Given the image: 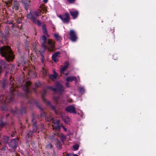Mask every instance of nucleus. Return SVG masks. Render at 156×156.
Instances as JSON below:
<instances>
[{"instance_id":"obj_1","label":"nucleus","mask_w":156,"mask_h":156,"mask_svg":"<svg viewBox=\"0 0 156 156\" xmlns=\"http://www.w3.org/2000/svg\"><path fill=\"white\" fill-rule=\"evenodd\" d=\"M0 54L6 60L1 61L0 62V73L5 71V76H6L9 70L13 67V66L9 62L15 58L14 55L10 47L6 45L0 48Z\"/></svg>"},{"instance_id":"obj_2","label":"nucleus","mask_w":156,"mask_h":156,"mask_svg":"<svg viewBox=\"0 0 156 156\" xmlns=\"http://www.w3.org/2000/svg\"><path fill=\"white\" fill-rule=\"evenodd\" d=\"M31 83L30 81H27L23 85H22L23 90L25 92L26 98L28 99L27 104H30L31 105L35 104L41 111V117H44L46 115L45 113L43 111V109L41 106L38 104L37 102L32 97H30L29 94L31 92L30 87Z\"/></svg>"},{"instance_id":"obj_3","label":"nucleus","mask_w":156,"mask_h":156,"mask_svg":"<svg viewBox=\"0 0 156 156\" xmlns=\"http://www.w3.org/2000/svg\"><path fill=\"white\" fill-rule=\"evenodd\" d=\"M15 89H10V91L8 94V95L4 96L1 95L0 96V101L2 102L6 103L7 102H11L13 99L15 93Z\"/></svg>"},{"instance_id":"obj_4","label":"nucleus","mask_w":156,"mask_h":156,"mask_svg":"<svg viewBox=\"0 0 156 156\" xmlns=\"http://www.w3.org/2000/svg\"><path fill=\"white\" fill-rule=\"evenodd\" d=\"M9 29L8 27H6L4 32L2 31H0V41L2 42H6V38L9 34Z\"/></svg>"},{"instance_id":"obj_5","label":"nucleus","mask_w":156,"mask_h":156,"mask_svg":"<svg viewBox=\"0 0 156 156\" xmlns=\"http://www.w3.org/2000/svg\"><path fill=\"white\" fill-rule=\"evenodd\" d=\"M19 140L18 137L12 139L8 143L9 147L11 148L14 151H15L18 145Z\"/></svg>"},{"instance_id":"obj_6","label":"nucleus","mask_w":156,"mask_h":156,"mask_svg":"<svg viewBox=\"0 0 156 156\" xmlns=\"http://www.w3.org/2000/svg\"><path fill=\"white\" fill-rule=\"evenodd\" d=\"M46 93V91L45 90H44V93L42 96V98L44 102L46 103L48 105H50V106L52 110L54 111V112L56 115L58 114V113L55 107L54 106L51 105L50 102L48 101L47 100L44 98V95Z\"/></svg>"},{"instance_id":"obj_7","label":"nucleus","mask_w":156,"mask_h":156,"mask_svg":"<svg viewBox=\"0 0 156 156\" xmlns=\"http://www.w3.org/2000/svg\"><path fill=\"white\" fill-rule=\"evenodd\" d=\"M69 34V39L73 42H76L78 39V37L76 35V33L73 30H70Z\"/></svg>"},{"instance_id":"obj_8","label":"nucleus","mask_w":156,"mask_h":156,"mask_svg":"<svg viewBox=\"0 0 156 156\" xmlns=\"http://www.w3.org/2000/svg\"><path fill=\"white\" fill-rule=\"evenodd\" d=\"M59 17L64 23H68L70 20L69 14L68 13H66L63 16L59 15Z\"/></svg>"},{"instance_id":"obj_9","label":"nucleus","mask_w":156,"mask_h":156,"mask_svg":"<svg viewBox=\"0 0 156 156\" xmlns=\"http://www.w3.org/2000/svg\"><path fill=\"white\" fill-rule=\"evenodd\" d=\"M48 49L50 51H52L55 50L54 42L49 39L48 40Z\"/></svg>"},{"instance_id":"obj_10","label":"nucleus","mask_w":156,"mask_h":156,"mask_svg":"<svg viewBox=\"0 0 156 156\" xmlns=\"http://www.w3.org/2000/svg\"><path fill=\"white\" fill-rule=\"evenodd\" d=\"M65 110L67 112L73 114L76 113L75 107L72 105L67 106L65 108Z\"/></svg>"},{"instance_id":"obj_11","label":"nucleus","mask_w":156,"mask_h":156,"mask_svg":"<svg viewBox=\"0 0 156 156\" xmlns=\"http://www.w3.org/2000/svg\"><path fill=\"white\" fill-rule=\"evenodd\" d=\"M55 87L57 89V92L58 91L60 93H62L64 91V88L62 84L58 82H57L55 83Z\"/></svg>"},{"instance_id":"obj_12","label":"nucleus","mask_w":156,"mask_h":156,"mask_svg":"<svg viewBox=\"0 0 156 156\" xmlns=\"http://www.w3.org/2000/svg\"><path fill=\"white\" fill-rule=\"evenodd\" d=\"M106 30L107 33H108L109 31L110 32L111 37L109 41L112 42H115V36L113 33L114 32V30L113 29H111L110 28H108Z\"/></svg>"},{"instance_id":"obj_13","label":"nucleus","mask_w":156,"mask_h":156,"mask_svg":"<svg viewBox=\"0 0 156 156\" xmlns=\"http://www.w3.org/2000/svg\"><path fill=\"white\" fill-rule=\"evenodd\" d=\"M11 5L12 9H15L16 10H18L20 6V3L17 0L14 1Z\"/></svg>"},{"instance_id":"obj_14","label":"nucleus","mask_w":156,"mask_h":156,"mask_svg":"<svg viewBox=\"0 0 156 156\" xmlns=\"http://www.w3.org/2000/svg\"><path fill=\"white\" fill-rule=\"evenodd\" d=\"M60 54L59 51H57L53 54L51 57L52 59L55 62H56L58 61V60L57 57L58 56V55Z\"/></svg>"},{"instance_id":"obj_15","label":"nucleus","mask_w":156,"mask_h":156,"mask_svg":"<svg viewBox=\"0 0 156 156\" xmlns=\"http://www.w3.org/2000/svg\"><path fill=\"white\" fill-rule=\"evenodd\" d=\"M69 12L73 19L77 18L79 14V12L77 11H70Z\"/></svg>"},{"instance_id":"obj_16","label":"nucleus","mask_w":156,"mask_h":156,"mask_svg":"<svg viewBox=\"0 0 156 156\" xmlns=\"http://www.w3.org/2000/svg\"><path fill=\"white\" fill-rule=\"evenodd\" d=\"M42 30L44 34V35L47 36V37L49 36V35L48 34V31L47 30L46 25L45 24H44L42 25Z\"/></svg>"},{"instance_id":"obj_17","label":"nucleus","mask_w":156,"mask_h":156,"mask_svg":"<svg viewBox=\"0 0 156 156\" xmlns=\"http://www.w3.org/2000/svg\"><path fill=\"white\" fill-rule=\"evenodd\" d=\"M7 83V80L5 78H4L1 80H0V84L2 85V87L3 88H4L6 85Z\"/></svg>"},{"instance_id":"obj_18","label":"nucleus","mask_w":156,"mask_h":156,"mask_svg":"<svg viewBox=\"0 0 156 156\" xmlns=\"http://www.w3.org/2000/svg\"><path fill=\"white\" fill-rule=\"evenodd\" d=\"M9 137L6 136H4L1 140V141L4 144L7 143L9 140Z\"/></svg>"},{"instance_id":"obj_19","label":"nucleus","mask_w":156,"mask_h":156,"mask_svg":"<svg viewBox=\"0 0 156 156\" xmlns=\"http://www.w3.org/2000/svg\"><path fill=\"white\" fill-rule=\"evenodd\" d=\"M46 42H44V41H43V42L41 43V50L42 52H44L47 48V46L45 45Z\"/></svg>"},{"instance_id":"obj_20","label":"nucleus","mask_w":156,"mask_h":156,"mask_svg":"<svg viewBox=\"0 0 156 156\" xmlns=\"http://www.w3.org/2000/svg\"><path fill=\"white\" fill-rule=\"evenodd\" d=\"M27 17L28 19L32 20L33 22H35V20L36 19L34 15L32 14H31L30 12V14L27 15Z\"/></svg>"},{"instance_id":"obj_21","label":"nucleus","mask_w":156,"mask_h":156,"mask_svg":"<svg viewBox=\"0 0 156 156\" xmlns=\"http://www.w3.org/2000/svg\"><path fill=\"white\" fill-rule=\"evenodd\" d=\"M53 129L56 131H60V126L59 125H55L52 126Z\"/></svg>"},{"instance_id":"obj_22","label":"nucleus","mask_w":156,"mask_h":156,"mask_svg":"<svg viewBox=\"0 0 156 156\" xmlns=\"http://www.w3.org/2000/svg\"><path fill=\"white\" fill-rule=\"evenodd\" d=\"M58 76L57 73L55 71L54 74H51L49 75V78L51 80L55 79Z\"/></svg>"},{"instance_id":"obj_23","label":"nucleus","mask_w":156,"mask_h":156,"mask_svg":"<svg viewBox=\"0 0 156 156\" xmlns=\"http://www.w3.org/2000/svg\"><path fill=\"white\" fill-rule=\"evenodd\" d=\"M62 145L59 141L58 139H57L56 146L58 150H60L62 148Z\"/></svg>"},{"instance_id":"obj_24","label":"nucleus","mask_w":156,"mask_h":156,"mask_svg":"<svg viewBox=\"0 0 156 156\" xmlns=\"http://www.w3.org/2000/svg\"><path fill=\"white\" fill-rule=\"evenodd\" d=\"M33 130L34 132H36L38 129V127L37 126V122H35L32 125Z\"/></svg>"},{"instance_id":"obj_25","label":"nucleus","mask_w":156,"mask_h":156,"mask_svg":"<svg viewBox=\"0 0 156 156\" xmlns=\"http://www.w3.org/2000/svg\"><path fill=\"white\" fill-rule=\"evenodd\" d=\"M54 36L57 41H60L62 39L61 37L57 34H54Z\"/></svg>"},{"instance_id":"obj_26","label":"nucleus","mask_w":156,"mask_h":156,"mask_svg":"<svg viewBox=\"0 0 156 156\" xmlns=\"http://www.w3.org/2000/svg\"><path fill=\"white\" fill-rule=\"evenodd\" d=\"M22 3L25 7V9L26 10H27L28 8V6L30 5V2H29L28 3H27V1H23L22 2Z\"/></svg>"},{"instance_id":"obj_27","label":"nucleus","mask_w":156,"mask_h":156,"mask_svg":"<svg viewBox=\"0 0 156 156\" xmlns=\"http://www.w3.org/2000/svg\"><path fill=\"white\" fill-rule=\"evenodd\" d=\"M75 76H69L66 78V80L68 82H72L73 81Z\"/></svg>"},{"instance_id":"obj_28","label":"nucleus","mask_w":156,"mask_h":156,"mask_svg":"<svg viewBox=\"0 0 156 156\" xmlns=\"http://www.w3.org/2000/svg\"><path fill=\"white\" fill-rule=\"evenodd\" d=\"M6 122H3L2 120H0V127L1 128L4 127L6 125Z\"/></svg>"},{"instance_id":"obj_29","label":"nucleus","mask_w":156,"mask_h":156,"mask_svg":"<svg viewBox=\"0 0 156 156\" xmlns=\"http://www.w3.org/2000/svg\"><path fill=\"white\" fill-rule=\"evenodd\" d=\"M57 139H58L56 138L55 137V136L54 135L51 136L50 137V140L51 142H55L56 141H57Z\"/></svg>"},{"instance_id":"obj_30","label":"nucleus","mask_w":156,"mask_h":156,"mask_svg":"<svg viewBox=\"0 0 156 156\" xmlns=\"http://www.w3.org/2000/svg\"><path fill=\"white\" fill-rule=\"evenodd\" d=\"M46 87L48 89L52 90L55 93H56L57 92V89L55 88H53L52 87L48 86H46Z\"/></svg>"},{"instance_id":"obj_31","label":"nucleus","mask_w":156,"mask_h":156,"mask_svg":"<svg viewBox=\"0 0 156 156\" xmlns=\"http://www.w3.org/2000/svg\"><path fill=\"white\" fill-rule=\"evenodd\" d=\"M6 5L9 6L11 5L12 0H4Z\"/></svg>"},{"instance_id":"obj_32","label":"nucleus","mask_w":156,"mask_h":156,"mask_svg":"<svg viewBox=\"0 0 156 156\" xmlns=\"http://www.w3.org/2000/svg\"><path fill=\"white\" fill-rule=\"evenodd\" d=\"M34 131H31L30 130H27V136H30V137H32L33 135V132Z\"/></svg>"},{"instance_id":"obj_33","label":"nucleus","mask_w":156,"mask_h":156,"mask_svg":"<svg viewBox=\"0 0 156 156\" xmlns=\"http://www.w3.org/2000/svg\"><path fill=\"white\" fill-rule=\"evenodd\" d=\"M67 69L64 66H61V68L60 71V73H63Z\"/></svg>"},{"instance_id":"obj_34","label":"nucleus","mask_w":156,"mask_h":156,"mask_svg":"<svg viewBox=\"0 0 156 156\" xmlns=\"http://www.w3.org/2000/svg\"><path fill=\"white\" fill-rule=\"evenodd\" d=\"M66 136L65 135L63 134L62 133L61 136V140L62 142H63L66 139Z\"/></svg>"},{"instance_id":"obj_35","label":"nucleus","mask_w":156,"mask_h":156,"mask_svg":"<svg viewBox=\"0 0 156 156\" xmlns=\"http://www.w3.org/2000/svg\"><path fill=\"white\" fill-rule=\"evenodd\" d=\"M22 20L21 17H19L16 20V21L17 23L20 24L22 22Z\"/></svg>"},{"instance_id":"obj_36","label":"nucleus","mask_w":156,"mask_h":156,"mask_svg":"<svg viewBox=\"0 0 156 156\" xmlns=\"http://www.w3.org/2000/svg\"><path fill=\"white\" fill-rule=\"evenodd\" d=\"M45 119L46 121H51L52 120L53 121V118H52L51 116H49V117H47V115L45 117Z\"/></svg>"},{"instance_id":"obj_37","label":"nucleus","mask_w":156,"mask_h":156,"mask_svg":"<svg viewBox=\"0 0 156 156\" xmlns=\"http://www.w3.org/2000/svg\"><path fill=\"white\" fill-rule=\"evenodd\" d=\"M41 10H39L35 12H34V14L36 16H39V15H40V14L41 13Z\"/></svg>"},{"instance_id":"obj_38","label":"nucleus","mask_w":156,"mask_h":156,"mask_svg":"<svg viewBox=\"0 0 156 156\" xmlns=\"http://www.w3.org/2000/svg\"><path fill=\"white\" fill-rule=\"evenodd\" d=\"M52 147V145L51 143H49L45 146V148L47 149H51Z\"/></svg>"},{"instance_id":"obj_39","label":"nucleus","mask_w":156,"mask_h":156,"mask_svg":"<svg viewBox=\"0 0 156 156\" xmlns=\"http://www.w3.org/2000/svg\"><path fill=\"white\" fill-rule=\"evenodd\" d=\"M43 52L41 53V62L43 63H44V56L42 53Z\"/></svg>"},{"instance_id":"obj_40","label":"nucleus","mask_w":156,"mask_h":156,"mask_svg":"<svg viewBox=\"0 0 156 156\" xmlns=\"http://www.w3.org/2000/svg\"><path fill=\"white\" fill-rule=\"evenodd\" d=\"M35 22H33L34 23L36 24L37 25H38L39 26H40L41 25V23L40 22V21L39 20H35Z\"/></svg>"},{"instance_id":"obj_41","label":"nucleus","mask_w":156,"mask_h":156,"mask_svg":"<svg viewBox=\"0 0 156 156\" xmlns=\"http://www.w3.org/2000/svg\"><path fill=\"white\" fill-rule=\"evenodd\" d=\"M41 40L43 41H44V42H46V41L47 38L45 36V35H42L41 37Z\"/></svg>"},{"instance_id":"obj_42","label":"nucleus","mask_w":156,"mask_h":156,"mask_svg":"<svg viewBox=\"0 0 156 156\" xmlns=\"http://www.w3.org/2000/svg\"><path fill=\"white\" fill-rule=\"evenodd\" d=\"M85 92L84 89L83 87L79 88V92L81 94H83Z\"/></svg>"},{"instance_id":"obj_43","label":"nucleus","mask_w":156,"mask_h":156,"mask_svg":"<svg viewBox=\"0 0 156 156\" xmlns=\"http://www.w3.org/2000/svg\"><path fill=\"white\" fill-rule=\"evenodd\" d=\"M73 147L75 150H77L79 148V146L78 144H76L73 145Z\"/></svg>"},{"instance_id":"obj_44","label":"nucleus","mask_w":156,"mask_h":156,"mask_svg":"<svg viewBox=\"0 0 156 156\" xmlns=\"http://www.w3.org/2000/svg\"><path fill=\"white\" fill-rule=\"evenodd\" d=\"M40 83L39 82H36L35 83V86L36 87H38L40 86Z\"/></svg>"},{"instance_id":"obj_45","label":"nucleus","mask_w":156,"mask_h":156,"mask_svg":"<svg viewBox=\"0 0 156 156\" xmlns=\"http://www.w3.org/2000/svg\"><path fill=\"white\" fill-rule=\"evenodd\" d=\"M70 4L74 3L76 1V0H66Z\"/></svg>"},{"instance_id":"obj_46","label":"nucleus","mask_w":156,"mask_h":156,"mask_svg":"<svg viewBox=\"0 0 156 156\" xmlns=\"http://www.w3.org/2000/svg\"><path fill=\"white\" fill-rule=\"evenodd\" d=\"M64 67H65L66 68H67L68 67L69 64L68 62H66L64 63Z\"/></svg>"},{"instance_id":"obj_47","label":"nucleus","mask_w":156,"mask_h":156,"mask_svg":"<svg viewBox=\"0 0 156 156\" xmlns=\"http://www.w3.org/2000/svg\"><path fill=\"white\" fill-rule=\"evenodd\" d=\"M20 111L22 113H25L26 112V108H24L23 109H20Z\"/></svg>"},{"instance_id":"obj_48","label":"nucleus","mask_w":156,"mask_h":156,"mask_svg":"<svg viewBox=\"0 0 156 156\" xmlns=\"http://www.w3.org/2000/svg\"><path fill=\"white\" fill-rule=\"evenodd\" d=\"M55 125H59L60 121L59 119L57 120L56 122H53Z\"/></svg>"},{"instance_id":"obj_49","label":"nucleus","mask_w":156,"mask_h":156,"mask_svg":"<svg viewBox=\"0 0 156 156\" xmlns=\"http://www.w3.org/2000/svg\"><path fill=\"white\" fill-rule=\"evenodd\" d=\"M59 98L58 96L54 97H53L54 100L56 101H57L59 100Z\"/></svg>"},{"instance_id":"obj_50","label":"nucleus","mask_w":156,"mask_h":156,"mask_svg":"<svg viewBox=\"0 0 156 156\" xmlns=\"http://www.w3.org/2000/svg\"><path fill=\"white\" fill-rule=\"evenodd\" d=\"M59 131H55V133H54V135H56L57 136H59V133H58Z\"/></svg>"},{"instance_id":"obj_51","label":"nucleus","mask_w":156,"mask_h":156,"mask_svg":"<svg viewBox=\"0 0 156 156\" xmlns=\"http://www.w3.org/2000/svg\"><path fill=\"white\" fill-rule=\"evenodd\" d=\"M61 126L62 127V128H63V130H64V131H67V129L65 128L64 126H63V125H61Z\"/></svg>"},{"instance_id":"obj_52","label":"nucleus","mask_w":156,"mask_h":156,"mask_svg":"<svg viewBox=\"0 0 156 156\" xmlns=\"http://www.w3.org/2000/svg\"><path fill=\"white\" fill-rule=\"evenodd\" d=\"M1 108L2 110H5L7 109L6 107H4V106H2L1 107Z\"/></svg>"},{"instance_id":"obj_53","label":"nucleus","mask_w":156,"mask_h":156,"mask_svg":"<svg viewBox=\"0 0 156 156\" xmlns=\"http://www.w3.org/2000/svg\"><path fill=\"white\" fill-rule=\"evenodd\" d=\"M73 80L76 83L77 82V80L75 76L74 77Z\"/></svg>"},{"instance_id":"obj_54","label":"nucleus","mask_w":156,"mask_h":156,"mask_svg":"<svg viewBox=\"0 0 156 156\" xmlns=\"http://www.w3.org/2000/svg\"><path fill=\"white\" fill-rule=\"evenodd\" d=\"M66 86L67 87H69V83L68 82H67L66 83Z\"/></svg>"},{"instance_id":"obj_55","label":"nucleus","mask_w":156,"mask_h":156,"mask_svg":"<svg viewBox=\"0 0 156 156\" xmlns=\"http://www.w3.org/2000/svg\"><path fill=\"white\" fill-rule=\"evenodd\" d=\"M53 155H54V156H55V155H58V154H56L55 153V151H54H54H53Z\"/></svg>"},{"instance_id":"obj_56","label":"nucleus","mask_w":156,"mask_h":156,"mask_svg":"<svg viewBox=\"0 0 156 156\" xmlns=\"http://www.w3.org/2000/svg\"><path fill=\"white\" fill-rule=\"evenodd\" d=\"M43 1L44 3H45L48 2V0H43Z\"/></svg>"},{"instance_id":"obj_57","label":"nucleus","mask_w":156,"mask_h":156,"mask_svg":"<svg viewBox=\"0 0 156 156\" xmlns=\"http://www.w3.org/2000/svg\"><path fill=\"white\" fill-rule=\"evenodd\" d=\"M34 117H33V118H32V120H31V122H33V121H34Z\"/></svg>"},{"instance_id":"obj_58","label":"nucleus","mask_w":156,"mask_h":156,"mask_svg":"<svg viewBox=\"0 0 156 156\" xmlns=\"http://www.w3.org/2000/svg\"><path fill=\"white\" fill-rule=\"evenodd\" d=\"M33 90L34 91H36V89L35 88H33Z\"/></svg>"},{"instance_id":"obj_59","label":"nucleus","mask_w":156,"mask_h":156,"mask_svg":"<svg viewBox=\"0 0 156 156\" xmlns=\"http://www.w3.org/2000/svg\"><path fill=\"white\" fill-rule=\"evenodd\" d=\"M66 156H69V154H66Z\"/></svg>"},{"instance_id":"obj_60","label":"nucleus","mask_w":156,"mask_h":156,"mask_svg":"<svg viewBox=\"0 0 156 156\" xmlns=\"http://www.w3.org/2000/svg\"><path fill=\"white\" fill-rule=\"evenodd\" d=\"M73 156H79L76 154H74L73 155Z\"/></svg>"},{"instance_id":"obj_61","label":"nucleus","mask_w":156,"mask_h":156,"mask_svg":"<svg viewBox=\"0 0 156 156\" xmlns=\"http://www.w3.org/2000/svg\"><path fill=\"white\" fill-rule=\"evenodd\" d=\"M11 136L12 137H14V135H13V134L11 135Z\"/></svg>"},{"instance_id":"obj_62","label":"nucleus","mask_w":156,"mask_h":156,"mask_svg":"<svg viewBox=\"0 0 156 156\" xmlns=\"http://www.w3.org/2000/svg\"><path fill=\"white\" fill-rule=\"evenodd\" d=\"M12 76H10V77L9 78L10 79V80L11 79H12Z\"/></svg>"},{"instance_id":"obj_63","label":"nucleus","mask_w":156,"mask_h":156,"mask_svg":"<svg viewBox=\"0 0 156 156\" xmlns=\"http://www.w3.org/2000/svg\"><path fill=\"white\" fill-rule=\"evenodd\" d=\"M68 73H66V75L67 76L68 75Z\"/></svg>"},{"instance_id":"obj_64","label":"nucleus","mask_w":156,"mask_h":156,"mask_svg":"<svg viewBox=\"0 0 156 156\" xmlns=\"http://www.w3.org/2000/svg\"><path fill=\"white\" fill-rule=\"evenodd\" d=\"M26 121L27 122V119H26Z\"/></svg>"}]
</instances>
